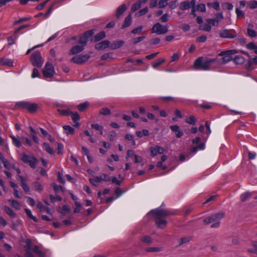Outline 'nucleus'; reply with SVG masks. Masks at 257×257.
<instances>
[{
  "mask_svg": "<svg viewBox=\"0 0 257 257\" xmlns=\"http://www.w3.org/2000/svg\"><path fill=\"white\" fill-rule=\"evenodd\" d=\"M170 214L169 211L164 209L162 206L150 211L147 215V217L152 219H156V223L157 226L160 228L165 226L167 222L165 219H162V217Z\"/></svg>",
  "mask_w": 257,
  "mask_h": 257,
  "instance_id": "obj_1",
  "label": "nucleus"
},
{
  "mask_svg": "<svg viewBox=\"0 0 257 257\" xmlns=\"http://www.w3.org/2000/svg\"><path fill=\"white\" fill-rule=\"evenodd\" d=\"M93 33V31L90 30L86 32L82 36L79 37L77 45L72 47L70 51V54L75 55L83 51L87 44L88 38L91 37Z\"/></svg>",
  "mask_w": 257,
  "mask_h": 257,
  "instance_id": "obj_2",
  "label": "nucleus"
},
{
  "mask_svg": "<svg viewBox=\"0 0 257 257\" xmlns=\"http://www.w3.org/2000/svg\"><path fill=\"white\" fill-rule=\"evenodd\" d=\"M224 213L222 212L214 214L206 218L204 221L206 224H211V227L217 228L220 225V220L224 217Z\"/></svg>",
  "mask_w": 257,
  "mask_h": 257,
  "instance_id": "obj_3",
  "label": "nucleus"
},
{
  "mask_svg": "<svg viewBox=\"0 0 257 257\" xmlns=\"http://www.w3.org/2000/svg\"><path fill=\"white\" fill-rule=\"evenodd\" d=\"M215 61L213 59L209 58L203 61L201 58L197 59L194 62V67L196 69L202 70H208L209 69V66Z\"/></svg>",
  "mask_w": 257,
  "mask_h": 257,
  "instance_id": "obj_4",
  "label": "nucleus"
},
{
  "mask_svg": "<svg viewBox=\"0 0 257 257\" xmlns=\"http://www.w3.org/2000/svg\"><path fill=\"white\" fill-rule=\"evenodd\" d=\"M22 160L32 168H35L38 163L37 159L33 155H28L25 153L22 155Z\"/></svg>",
  "mask_w": 257,
  "mask_h": 257,
  "instance_id": "obj_5",
  "label": "nucleus"
},
{
  "mask_svg": "<svg viewBox=\"0 0 257 257\" xmlns=\"http://www.w3.org/2000/svg\"><path fill=\"white\" fill-rule=\"evenodd\" d=\"M18 106L27 109L30 112L35 111L38 108L36 103L28 101H20L17 103Z\"/></svg>",
  "mask_w": 257,
  "mask_h": 257,
  "instance_id": "obj_6",
  "label": "nucleus"
},
{
  "mask_svg": "<svg viewBox=\"0 0 257 257\" xmlns=\"http://www.w3.org/2000/svg\"><path fill=\"white\" fill-rule=\"evenodd\" d=\"M168 31L167 26H164L159 23L155 24L152 28V33L158 35L165 34L168 32Z\"/></svg>",
  "mask_w": 257,
  "mask_h": 257,
  "instance_id": "obj_7",
  "label": "nucleus"
},
{
  "mask_svg": "<svg viewBox=\"0 0 257 257\" xmlns=\"http://www.w3.org/2000/svg\"><path fill=\"white\" fill-rule=\"evenodd\" d=\"M196 1L195 0H192L190 2L185 1L182 3L180 6V9L182 10H187L190 8H192V15L194 17L196 16V9H195Z\"/></svg>",
  "mask_w": 257,
  "mask_h": 257,
  "instance_id": "obj_8",
  "label": "nucleus"
},
{
  "mask_svg": "<svg viewBox=\"0 0 257 257\" xmlns=\"http://www.w3.org/2000/svg\"><path fill=\"white\" fill-rule=\"evenodd\" d=\"M31 60L32 64L38 67H41L43 64L41 54L39 52H36L31 56Z\"/></svg>",
  "mask_w": 257,
  "mask_h": 257,
  "instance_id": "obj_9",
  "label": "nucleus"
},
{
  "mask_svg": "<svg viewBox=\"0 0 257 257\" xmlns=\"http://www.w3.org/2000/svg\"><path fill=\"white\" fill-rule=\"evenodd\" d=\"M110 180L108 175L105 174H102L100 176H96L93 178L89 179L90 182L94 186H96L98 183L102 181H109Z\"/></svg>",
  "mask_w": 257,
  "mask_h": 257,
  "instance_id": "obj_10",
  "label": "nucleus"
},
{
  "mask_svg": "<svg viewBox=\"0 0 257 257\" xmlns=\"http://www.w3.org/2000/svg\"><path fill=\"white\" fill-rule=\"evenodd\" d=\"M43 73L45 78L52 77L55 73L53 66L49 63H47L43 71Z\"/></svg>",
  "mask_w": 257,
  "mask_h": 257,
  "instance_id": "obj_11",
  "label": "nucleus"
},
{
  "mask_svg": "<svg viewBox=\"0 0 257 257\" xmlns=\"http://www.w3.org/2000/svg\"><path fill=\"white\" fill-rule=\"evenodd\" d=\"M90 57L89 54L76 55L71 59V61L77 64H81L87 61Z\"/></svg>",
  "mask_w": 257,
  "mask_h": 257,
  "instance_id": "obj_12",
  "label": "nucleus"
},
{
  "mask_svg": "<svg viewBox=\"0 0 257 257\" xmlns=\"http://www.w3.org/2000/svg\"><path fill=\"white\" fill-rule=\"evenodd\" d=\"M0 65L12 67L14 66V61L9 58L2 57L0 58Z\"/></svg>",
  "mask_w": 257,
  "mask_h": 257,
  "instance_id": "obj_13",
  "label": "nucleus"
},
{
  "mask_svg": "<svg viewBox=\"0 0 257 257\" xmlns=\"http://www.w3.org/2000/svg\"><path fill=\"white\" fill-rule=\"evenodd\" d=\"M128 158H134V162L135 163H138L142 161V158L141 157L138 155L135 154V152L133 150H128L127 152V157H126V159L127 160Z\"/></svg>",
  "mask_w": 257,
  "mask_h": 257,
  "instance_id": "obj_14",
  "label": "nucleus"
},
{
  "mask_svg": "<svg viewBox=\"0 0 257 257\" xmlns=\"http://www.w3.org/2000/svg\"><path fill=\"white\" fill-rule=\"evenodd\" d=\"M150 152L153 156H156L158 154H162L164 152V149L159 146L150 148Z\"/></svg>",
  "mask_w": 257,
  "mask_h": 257,
  "instance_id": "obj_15",
  "label": "nucleus"
},
{
  "mask_svg": "<svg viewBox=\"0 0 257 257\" xmlns=\"http://www.w3.org/2000/svg\"><path fill=\"white\" fill-rule=\"evenodd\" d=\"M205 126L206 128L203 125H201L199 128V130L203 135H206L207 136H208L211 133V130L210 124L207 121L205 123Z\"/></svg>",
  "mask_w": 257,
  "mask_h": 257,
  "instance_id": "obj_16",
  "label": "nucleus"
},
{
  "mask_svg": "<svg viewBox=\"0 0 257 257\" xmlns=\"http://www.w3.org/2000/svg\"><path fill=\"white\" fill-rule=\"evenodd\" d=\"M219 56L222 57V60L220 61L222 63H226L232 59V57L227 52V51L221 52Z\"/></svg>",
  "mask_w": 257,
  "mask_h": 257,
  "instance_id": "obj_17",
  "label": "nucleus"
},
{
  "mask_svg": "<svg viewBox=\"0 0 257 257\" xmlns=\"http://www.w3.org/2000/svg\"><path fill=\"white\" fill-rule=\"evenodd\" d=\"M10 138L12 139L13 144L17 148H20L22 146V142L19 136L10 135Z\"/></svg>",
  "mask_w": 257,
  "mask_h": 257,
  "instance_id": "obj_18",
  "label": "nucleus"
},
{
  "mask_svg": "<svg viewBox=\"0 0 257 257\" xmlns=\"http://www.w3.org/2000/svg\"><path fill=\"white\" fill-rule=\"evenodd\" d=\"M110 42L108 41H103L96 44L95 48L97 50L104 49L106 48H110Z\"/></svg>",
  "mask_w": 257,
  "mask_h": 257,
  "instance_id": "obj_19",
  "label": "nucleus"
},
{
  "mask_svg": "<svg viewBox=\"0 0 257 257\" xmlns=\"http://www.w3.org/2000/svg\"><path fill=\"white\" fill-rule=\"evenodd\" d=\"M170 128L172 130V131L175 133L176 136L177 138H180L183 136V133L182 131L180 130V127L178 125H171L170 126Z\"/></svg>",
  "mask_w": 257,
  "mask_h": 257,
  "instance_id": "obj_20",
  "label": "nucleus"
},
{
  "mask_svg": "<svg viewBox=\"0 0 257 257\" xmlns=\"http://www.w3.org/2000/svg\"><path fill=\"white\" fill-rule=\"evenodd\" d=\"M18 180L21 182V186L24 191L26 193L29 192L30 191V188L27 184L26 180L21 176L18 177Z\"/></svg>",
  "mask_w": 257,
  "mask_h": 257,
  "instance_id": "obj_21",
  "label": "nucleus"
},
{
  "mask_svg": "<svg viewBox=\"0 0 257 257\" xmlns=\"http://www.w3.org/2000/svg\"><path fill=\"white\" fill-rule=\"evenodd\" d=\"M64 133L67 135H72L74 133L75 129L68 125L63 126Z\"/></svg>",
  "mask_w": 257,
  "mask_h": 257,
  "instance_id": "obj_22",
  "label": "nucleus"
},
{
  "mask_svg": "<svg viewBox=\"0 0 257 257\" xmlns=\"http://www.w3.org/2000/svg\"><path fill=\"white\" fill-rule=\"evenodd\" d=\"M2 163H3L4 166L7 169H10L11 164L4 159L3 154L0 153V168H2Z\"/></svg>",
  "mask_w": 257,
  "mask_h": 257,
  "instance_id": "obj_23",
  "label": "nucleus"
},
{
  "mask_svg": "<svg viewBox=\"0 0 257 257\" xmlns=\"http://www.w3.org/2000/svg\"><path fill=\"white\" fill-rule=\"evenodd\" d=\"M8 202L10 203V205L16 210H19L21 209L20 203L17 200L14 199L8 200Z\"/></svg>",
  "mask_w": 257,
  "mask_h": 257,
  "instance_id": "obj_24",
  "label": "nucleus"
},
{
  "mask_svg": "<svg viewBox=\"0 0 257 257\" xmlns=\"http://www.w3.org/2000/svg\"><path fill=\"white\" fill-rule=\"evenodd\" d=\"M115 195H116V197H111L107 198L106 200V202L108 203L109 202L112 201L117 199V198H118L122 194L121 190L119 188H117L115 191Z\"/></svg>",
  "mask_w": 257,
  "mask_h": 257,
  "instance_id": "obj_25",
  "label": "nucleus"
},
{
  "mask_svg": "<svg viewBox=\"0 0 257 257\" xmlns=\"http://www.w3.org/2000/svg\"><path fill=\"white\" fill-rule=\"evenodd\" d=\"M4 211L12 218H15L16 216V213L8 206H5Z\"/></svg>",
  "mask_w": 257,
  "mask_h": 257,
  "instance_id": "obj_26",
  "label": "nucleus"
},
{
  "mask_svg": "<svg viewBox=\"0 0 257 257\" xmlns=\"http://www.w3.org/2000/svg\"><path fill=\"white\" fill-rule=\"evenodd\" d=\"M126 9V6L125 5H122L119 6L116 10V15L117 17H119L120 15H121L123 12L125 11Z\"/></svg>",
  "mask_w": 257,
  "mask_h": 257,
  "instance_id": "obj_27",
  "label": "nucleus"
},
{
  "mask_svg": "<svg viewBox=\"0 0 257 257\" xmlns=\"http://www.w3.org/2000/svg\"><path fill=\"white\" fill-rule=\"evenodd\" d=\"M132 24V15L130 14L125 19L124 22L122 25V28L127 27Z\"/></svg>",
  "mask_w": 257,
  "mask_h": 257,
  "instance_id": "obj_28",
  "label": "nucleus"
},
{
  "mask_svg": "<svg viewBox=\"0 0 257 257\" xmlns=\"http://www.w3.org/2000/svg\"><path fill=\"white\" fill-rule=\"evenodd\" d=\"M167 159V157L166 156H162L161 157V161L159 162L157 164V167L159 168L162 169L163 170H165L167 169V167L163 165V163L165 162Z\"/></svg>",
  "mask_w": 257,
  "mask_h": 257,
  "instance_id": "obj_29",
  "label": "nucleus"
},
{
  "mask_svg": "<svg viewBox=\"0 0 257 257\" xmlns=\"http://www.w3.org/2000/svg\"><path fill=\"white\" fill-rule=\"evenodd\" d=\"M234 62L236 64H242L244 61V58L241 56H236L233 59Z\"/></svg>",
  "mask_w": 257,
  "mask_h": 257,
  "instance_id": "obj_30",
  "label": "nucleus"
},
{
  "mask_svg": "<svg viewBox=\"0 0 257 257\" xmlns=\"http://www.w3.org/2000/svg\"><path fill=\"white\" fill-rule=\"evenodd\" d=\"M123 44L122 41H118L114 42L112 44L110 45V48L111 49H116L120 47Z\"/></svg>",
  "mask_w": 257,
  "mask_h": 257,
  "instance_id": "obj_31",
  "label": "nucleus"
},
{
  "mask_svg": "<svg viewBox=\"0 0 257 257\" xmlns=\"http://www.w3.org/2000/svg\"><path fill=\"white\" fill-rule=\"evenodd\" d=\"M166 61L165 59L161 58L159 59L158 61L154 62L152 64V67L154 69H157L158 67L161 65L163 63Z\"/></svg>",
  "mask_w": 257,
  "mask_h": 257,
  "instance_id": "obj_32",
  "label": "nucleus"
},
{
  "mask_svg": "<svg viewBox=\"0 0 257 257\" xmlns=\"http://www.w3.org/2000/svg\"><path fill=\"white\" fill-rule=\"evenodd\" d=\"M43 146L45 149V150L47 151V153H48L50 154H53L54 153V151L52 148L50 147L49 144L47 143H44L43 144Z\"/></svg>",
  "mask_w": 257,
  "mask_h": 257,
  "instance_id": "obj_33",
  "label": "nucleus"
},
{
  "mask_svg": "<svg viewBox=\"0 0 257 257\" xmlns=\"http://www.w3.org/2000/svg\"><path fill=\"white\" fill-rule=\"evenodd\" d=\"M25 211H26V213L27 216L29 218L33 219L35 222H37L38 221L37 218L35 216H34L33 215L32 212L30 209H28V208L25 209Z\"/></svg>",
  "mask_w": 257,
  "mask_h": 257,
  "instance_id": "obj_34",
  "label": "nucleus"
},
{
  "mask_svg": "<svg viewBox=\"0 0 257 257\" xmlns=\"http://www.w3.org/2000/svg\"><path fill=\"white\" fill-rule=\"evenodd\" d=\"M105 37V33L103 31L97 34L95 36L94 41H95V42L99 41L100 40L104 38Z\"/></svg>",
  "mask_w": 257,
  "mask_h": 257,
  "instance_id": "obj_35",
  "label": "nucleus"
},
{
  "mask_svg": "<svg viewBox=\"0 0 257 257\" xmlns=\"http://www.w3.org/2000/svg\"><path fill=\"white\" fill-rule=\"evenodd\" d=\"M209 24V23L202 24L200 26V29L206 32H210L211 30V27Z\"/></svg>",
  "mask_w": 257,
  "mask_h": 257,
  "instance_id": "obj_36",
  "label": "nucleus"
},
{
  "mask_svg": "<svg viewBox=\"0 0 257 257\" xmlns=\"http://www.w3.org/2000/svg\"><path fill=\"white\" fill-rule=\"evenodd\" d=\"M136 134L139 138H142L143 136H147L149 135V132L147 130H144L143 131H138L136 132Z\"/></svg>",
  "mask_w": 257,
  "mask_h": 257,
  "instance_id": "obj_37",
  "label": "nucleus"
},
{
  "mask_svg": "<svg viewBox=\"0 0 257 257\" xmlns=\"http://www.w3.org/2000/svg\"><path fill=\"white\" fill-rule=\"evenodd\" d=\"M89 105V102L87 101L80 103L77 106V108L80 111H83Z\"/></svg>",
  "mask_w": 257,
  "mask_h": 257,
  "instance_id": "obj_38",
  "label": "nucleus"
},
{
  "mask_svg": "<svg viewBox=\"0 0 257 257\" xmlns=\"http://www.w3.org/2000/svg\"><path fill=\"white\" fill-rule=\"evenodd\" d=\"M69 211L70 208L67 205H64L62 208L59 209V212L63 215L66 214Z\"/></svg>",
  "mask_w": 257,
  "mask_h": 257,
  "instance_id": "obj_39",
  "label": "nucleus"
},
{
  "mask_svg": "<svg viewBox=\"0 0 257 257\" xmlns=\"http://www.w3.org/2000/svg\"><path fill=\"white\" fill-rule=\"evenodd\" d=\"M142 6V3H141L140 1L136 3L135 4L133 5L131 8V11L132 12H134L136 11L137 10L139 9Z\"/></svg>",
  "mask_w": 257,
  "mask_h": 257,
  "instance_id": "obj_40",
  "label": "nucleus"
},
{
  "mask_svg": "<svg viewBox=\"0 0 257 257\" xmlns=\"http://www.w3.org/2000/svg\"><path fill=\"white\" fill-rule=\"evenodd\" d=\"M196 11H198L201 12H204L206 11V6L204 4H200L195 7Z\"/></svg>",
  "mask_w": 257,
  "mask_h": 257,
  "instance_id": "obj_41",
  "label": "nucleus"
},
{
  "mask_svg": "<svg viewBox=\"0 0 257 257\" xmlns=\"http://www.w3.org/2000/svg\"><path fill=\"white\" fill-rule=\"evenodd\" d=\"M148 11H149L148 8V7H146V8H145L141 10H140L139 11H138L136 14V15L137 17H140V16H141L145 15L146 13H148Z\"/></svg>",
  "mask_w": 257,
  "mask_h": 257,
  "instance_id": "obj_42",
  "label": "nucleus"
},
{
  "mask_svg": "<svg viewBox=\"0 0 257 257\" xmlns=\"http://www.w3.org/2000/svg\"><path fill=\"white\" fill-rule=\"evenodd\" d=\"M146 250L148 252H159L162 250V247H148L146 249Z\"/></svg>",
  "mask_w": 257,
  "mask_h": 257,
  "instance_id": "obj_43",
  "label": "nucleus"
},
{
  "mask_svg": "<svg viewBox=\"0 0 257 257\" xmlns=\"http://www.w3.org/2000/svg\"><path fill=\"white\" fill-rule=\"evenodd\" d=\"M235 13L238 18H241L244 16V13L239 8L235 9Z\"/></svg>",
  "mask_w": 257,
  "mask_h": 257,
  "instance_id": "obj_44",
  "label": "nucleus"
},
{
  "mask_svg": "<svg viewBox=\"0 0 257 257\" xmlns=\"http://www.w3.org/2000/svg\"><path fill=\"white\" fill-rule=\"evenodd\" d=\"M206 22L212 25V26H218L219 25V24L218 23V22H217V21L215 19V18L214 19H208L206 20Z\"/></svg>",
  "mask_w": 257,
  "mask_h": 257,
  "instance_id": "obj_45",
  "label": "nucleus"
},
{
  "mask_svg": "<svg viewBox=\"0 0 257 257\" xmlns=\"http://www.w3.org/2000/svg\"><path fill=\"white\" fill-rule=\"evenodd\" d=\"M33 188L35 190L41 191L43 190V186L38 182H35L33 184Z\"/></svg>",
  "mask_w": 257,
  "mask_h": 257,
  "instance_id": "obj_46",
  "label": "nucleus"
},
{
  "mask_svg": "<svg viewBox=\"0 0 257 257\" xmlns=\"http://www.w3.org/2000/svg\"><path fill=\"white\" fill-rule=\"evenodd\" d=\"M186 122L190 124H195L196 122V119L194 116L192 115L186 119Z\"/></svg>",
  "mask_w": 257,
  "mask_h": 257,
  "instance_id": "obj_47",
  "label": "nucleus"
},
{
  "mask_svg": "<svg viewBox=\"0 0 257 257\" xmlns=\"http://www.w3.org/2000/svg\"><path fill=\"white\" fill-rule=\"evenodd\" d=\"M222 7L224 9L231 10L233 8V6L232 4L229 3H225L222 4Z\"/></svg>",
  "mask_w": 257,
  "mask_h": 257,
  "instance_id": "obj_48",
  "label": "nucleus"
},
{
  "mask_svg": "<svg viewBox=\"0 0 257 257\" xmlns=\"http://www.w3.org/2000/svg\"><path fill=\"white\" fill-rule=\"evenodd\" d=\"M169 0H160L158 4L159 8H164L168 5V1Z\"/></svg>",
  "mask_w": 257,
  "mask_h": 257,
  "instance_id": "obj_49",
  "label": "nucleus"
},
{
  "mask_svg": "<svg viewBox=\"0 0 257 257\" xmlns=\"http://www.w3.org/2000/svg\"><path fill=\"white\" fill-rule=\"evenodd\" d=\"M220 36L222 38H231L232 36L229 34L227 31H224L220 33Z\"/></svg>",
  "mask_w": 257,
  "mask_h": 257,
  "instance_id": "obj_50",
  "label": "nucleus"
},
{
  "mask_svg": "<svg viewBox=\"0 0 257 257\" xmlns=\"http://www.w3.org/2000/svg\"><path fill=\"white\" fill-rule=\"evenodd\" d=\"M251 193L249 192L243 193L240 195V199L242 201H244L248 197H249L251 195Z\"/></svg>",
  "mask_w": 257,
  "mask_h": 257,
  "instance_id": "obj_51",
  "label": "nucleus"
},
{
  "mask_svg": "<svg viewBox=\"0 0 257 257\" xmlns=\"http://www.w3.org/2000/svg\"><path fill=\"white\" fill-rule=\"evenodd\" d=\"M205 149V145L203 143H201L197 147H195L193 149V151L194 153H195L197 150H203Z\"/></svg>",
  "mask_w": 257,
  "mask_h": 257,
  "instance_id": "obj_52",
  "label": "nucleus"
},
{
  "mask_svg": "<svg viewBox=\"0 0 257 257\" xmlns=\"http://www.w3.org/2000/svg\"><path fill=\"white\" fill-rule=\"evenodd\" d=\"M70 114H71V117L73 121H77L80 119L79 115L77 112H71Z\"/></svg>",
  "mask_w": 257,
  "mask_h": 257,
  "instance_id": "obj_53",
  "label": "nucleus"
},
{
  "mask_svg": "<svg viewBox=\"0 0 257 257\" xmlns=\"http://www.w3.org/2000/svg\"><path fill=\"white\" fill-rule=\"evenodd\" d=\"M58 111L60 114L63 115H70V113H71V111L69 109L66 110L59 109Z\"/></svg>",
  "mask_w": 257,
  "mask_h": 257,
  "instance_id": "obj_54",
  "label": "nucleus"
},
{
  "mask_svg": "<svg viewBox=\"0 0 257 257\" xmlns=\"http://www.w3.org/2000/svg\"><path fill=\"white\" fill-rule=\"evenodd\" d=\"M99 112L100 114H102L103 115H108L110 113V111L108 108L106 107H104L100 109Z\"/></svg>",
  "mask_w": 257,
  "mask_h": 257,
  "instance_id": "obj_55",
  "label": "nucleus"
},
{
  "mask_svg": "<svg viewBox=\"0 0 257 257\" xmlns=\"http://www.w3.org/2000/svg\"><path fill=\"white\" fill-rule=\"evenodd\" d=\"M215 19L217 21L218 24L223 19V16L222 13H216L215 14Z\"/></svg>",
  "mask_w": 257,
  "mask_h": 257,
  "instance_id": "obj_56",
  "label": "nucleus"
},
{
  "mask_svg": "<svg viewBox=\"0 0 257 257\" xmlns=\"http://www.w3.org/2000/svg\"><path fill=\"white\" fill-rule=\"evenodd\" d=\"M112 58V54L111 53H106L102 55L101 59L103 60H106L109 58Z\"/></svg>",
  "mask_w": 257,
  "mask_h": 257,
  "instance_id": "obj_57",
  "label": "nucleus"
},
{
  "mask_svg": "<svg viewBox=\"0 0 257 257\" xmlns=\"http://www.w3.org/2000/svg\"><path fill=\"white\" fill-rule=\"evenodd\" d=\"M247 34L251 37H255L257 36L256 32L253 30L248 29Z\"/></svg>",
  "mask_w": 257,
  "mask_h": 257,
  "instance_id": "obj_58",
  "label": "nucleus"
},
{
  "mask_svg": "<svg viewBox=\"0 0 257 257\" xmlns=\"http://www.w3.org/2000/svg\"><path fill=\"white\" fill-rule=\"evenodd\" d=\"M145 38V37H144V36H141V37H139L136 38L133 40V43L134 44H137L138 43L140 42L142 40H143Z\"/></svg>",
  "mask_w": 257,
  "mask_h": 257,
  "instance_id": "obj_59",
  "label": "nucleus"
},
{
  "mask_svg": "<svg viewBox=\"0 0 257 257\" xmlns=\"http://www.w3.org/2000/svg\"><path fill=\"white\" fill-rule=\"evenodd\" d=\"M27 202L29 205L34 206L35 204V201L34 199L31 198V197H27Z\"/></svg>",
  "mask_w": 257,
  "mask_h": 257,
  "instance_id": "obj_60",
  "label": "nucleus"
},
{
  "mask_svg": "<svg viewBox=\"0 0 257 257\" xmlns=\"http://www.w3.org/2000/svg\"><path fill=\"white\" fill-rule=\"evenodd\" d=\"M143 29V26H140L138 28L133 29L132 30V33H133L134 34H137L139 33L140 32H141L142 31Z\"/></svg>",
  "mask_w": 257,
  "mask_h": 257,
  "instance_id": "obj_61",
  "label": "nucleus"
},
{
  "mask_svg": "<svg viewBox=\"0 0 257 257\" xmlns=\"http://www.w3.org/2000/svg\"><path fill=\"white\" fill-rule=\"evenodd\" d=\"M39 71L38 70L35 68L33 69V72H32V77L33 78H36V77H39Z\"/></svg>",
  "mask_w": 257,
  "mask_h": 257,
  "instance_id": "obj_62",
  "label": "nucleus"
},
{
  "mask_svg": "<svg viewBox=\"0 0 257 257\" xmlns=\"http://www.w3.org/2000/svg\"><path fill=\"white\" fill-rule=\"evenodd\" d=\"M116 137V133L113 131L109 133L108 138L110 141H113Z\"/></svg>",
  "mask_w": 257,
  "mask_h": 257,
  "instance_id": "obj_63",
  "label": "nucleus"
},
{
  "mask_svg": "<svg viewBox=\"0 0 257 257\" xmlns=\"http://www.w3.org/2000/svg\"><path fill=\"white\" fill-rule=\"evenodd\" d=\"M249 7L250 9H255L257 8V1H251L249 3Z\"/></svg>",
  "mask_w": 257,
  "mask_h": 257,
  "instance_id": "obj_64",
  "label": "nucleus"
}]
</instances>
